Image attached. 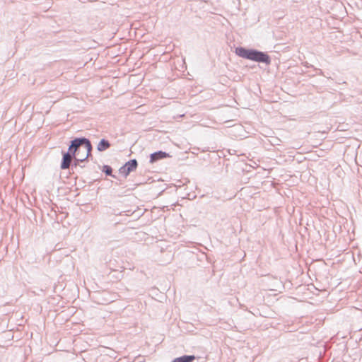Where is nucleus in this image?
<instances>
[{
    "instance_id": "1",
    "label": "nucleus",
    "mask_w": 362,
    "mask_h": 362,
    "mask_svg": "<svg viewBox=\"0 0 362 362\" xmlns=\"http://www.w3.org/2000/svg\"><path fill=\"white\" fill-rule=\"evenodd\" d=\"M83 137H75L70 141L67 151H62V158L60 168L62 170L69 168L73 158L79 156L81 148L83 147Z\"/></svg>"
},
{
    "instance_id": "2",
    "label": "nucleus",
    "mask_w": 362,
    "mask_h": 362,
    "mask_svg": "<svg viewBox=\"0 0 362 362\" xmlns=\"http://www.w3.org/2000/svg\"><path fill=\"white\" fill-rule=\"evenodd\" d=\"M235 53L243 59L263 63L266 65H269L272 62L270 56L267 52L255 49H249L240 46L235 48Z\"/></svg>"
},
{
    "instance_id": "3",
    "label": "nucleus",
    "mask_w": 362,
    "mask_h": 362,
    "mask_svg": "<svg viewBox=\"0 0 362 362\" xmlns=\"http://www.w3.org/2000/svg\"><path fill=\"white\" fill-rule=\"evenodd\" d=\"M138 167V162L136 159H131L125 163L119 169V173L127 177L131 173L135 171Z\"/></svg>"
},
{
    "instance_id": "4",
    "label": "nucleus",
    "mask_w": 362,
    "mask_h": 362,
    "mask_svg": "<svg viewBox=\"0 0 362 362\" xmlns=\"http://www.w3.org/2000/svg\"><path fill=\"white\" fill-rule=\"evenodd\" d=\"M170 157L168 153L163 151H156L150 155V163H154L160 160Z\"/></svg>"
},
{
    "instance_id": "5",
    "label": "nucleus",
    "mask_w": 362,
    "mask_h": 362,
    "mask_svg": "<svg viewBox=\"0 0 362 362\" xmlns=\"http://www.w3.org/2000/svg\"><path fill=\"white\" fill-rule=\"evenodd\" d=\"M83 147H84V148L86 150V158H90L91 159H93V156L91 153L93 146L90 141L86 137H83Z\"/></svg>"
},
{
    "instance_id": "6",
    "label": "nucleus",
    "mask_w": 362,
    "mask_h": 362,
    "mask_svg": "<svg viewBox=\"0 0 362 362\" xmlns=\"http://www.w3.org/2000/svg\"><path fill=\"white\" fill-rule=\"evenodd\" d=\"M111 146L110 141L105 139H102L97 146V150L100 152L105 151Z\"/></svg>"
},
{
    "instance_id": "7",
    "label": "nucleus",
    "mask_w": 362,
    "mask_h": 362,
    "mask_svg": "<svg viewBox=\"0 0 362 362\" xmlns=\"http://www.w3.org/2000/svg\"><path fill=\"white\" fill-rule=\"evenodd\" d=\"M196 359L194 355H183L174 358L171 362H192Z\"/></svg>"
},
{
    "instance_id": "8",
    "label": "nucleus",
    "mask_w": 362,
    "mask_h": 362,
    "mask_svg": "<svg viewBox=\"0 0 362 362\" xmlns=\"http://www.w3.org/2000/svg\"><path fill=\"white\" fill-rule=\"evenodd\" d=\"M102 172L104 173L107 176L116 177L115 175L112 174V168L110 165H104L102 168Z\"/></svg>"
},
{
    "instance_id": "9",
    "label": "nucleus",
    "mask_w": 362,
    "mask_h": 362,
    "mask_svg": "<svg viewBox=\"0 0 362 362\" xmlns=\"http://www.w3.org/2000/svg\"><path fill=\"white\" fill-rule=\"evenodd\" d=\"M72 160H74V161L72 162V160H71V165H70V166L71 167L72 169L76 168L78 166H79L82 168H84V165H81L79 163L76 162V157L73 158Z\"/></svg>"
},
{
    "instance_id": "10",
    "label": "nucleus",
    "mask_w": 362,
    "mask_h": 362,
    "mask_svg": "<svg viewBox=\"0 0 362 362\" xmlns=\"http://www.w3.org/2000/svg\"><path fill=\"white\" fill-rule=\"evenodd\" d=\"M88 158H86V156L84 157L80 158L79 156H76V162L79 163H83L86 160H88Z\"/></svg>"
}]
</instances>
